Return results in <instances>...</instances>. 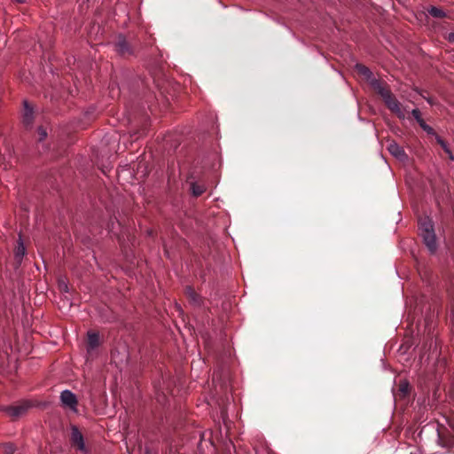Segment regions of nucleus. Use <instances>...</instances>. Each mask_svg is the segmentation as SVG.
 <instances>
[{
	"mask_svg": "<svg viewBox=\"0 0 454 454\" xmlns=\"http://www.w3.org/2000/svg\"><path fill=\"white\" fill-rule=\"evenodd\" d=\"M374 86V90L381 97L384 101L386 106L394 114H395L398 117H403V114L401 110V106L394 94L390 91L387 86L383 85L380 82H376Z\"/></svg>",
	"mask_w": 454,
	"mask_h": 454,
	"instance_id": "1",
	"label": "nucleus"
},
{
	"mask_svg": "<svg viewBox=\"0 0 454 454\" xmlns=\"http://www.w3.org/2000/svg\"><path fill=\"white\" fill-rule=\"evenodd\" d=\"M31 403L28 401H21L17 403L3 406L0 411H4L6 415H8L12 420L19 419L27 413L28 409L31 407Z\"/></svg>",
	"mask_w": 454,
	"mask_h": 454,
	"instance_id": "2",
	"label": "nucleus"
},
{
	"mask_svg": "<svg viewBox=\"0 0 454 454\" xmlns=\"http://www.w3.org/2000/svg\"><path fill=\"white\" fill-rule=\"evenodd\" d=\"M115 50L121 56H131L136 51V45L126 36L119 35L115 43Z\"/></svg>",
	"mask_w": 454,
	"mask_h": 454,
	"instance_id": "3",
	"label": "nucleus"
},
{
	"mask_svg": "<svg viewBox=\"0 0 454 454\" xmlns=\"http://www.w3.org/2000/svg\"><path fill=\"white\" fill-rule=\"evenodd\" d=\"M70 442L72 446L76 450L84 453L87 451L83 436L82 433L79 431V429L74 426H73L71 428Z\"/></svg>",
	"mask_w": 454,
	"mask_h": 454,
	"instance_id": "4",
	"label": "nucleus"
},
{
	"mask_svg": "<svg viewBox=\"0 0 454 454\" xmlns=\"http://www.w3.org/2000/svg\"><path fill=\"white\" fill-rule=\"evenodd\" d=\"M60 400L64 406L68 407L72 411H76L78 400L74 393L69 390H64L60 395Z\"/></svg>",
	"mask_w": 454,
	"mask_h": 454,
	"instance_id": "5",
	"label": "nucleus"
},
{
	"mask_svg": "<svg viewBox=\"0 0 454 454\" xmlns=\"http://www.w3.org/2000/svg\"><path fill=\"white\" fill-rule=\"evenodd\" d=\"M184 294L192 306L200 307L202 304V297L192 286L185 287Z\"/></svg>",
	"mask_w": 454,
	"mask_h": 454,
	"instance_id": "6",
	"label": "nucleus"
},
{
	"mask_svg": "<svg viewBox=\"0 0 454 454\" xmlns=\"http://www.w3.org/2000/svg\"><path fill=\"white\" fill-rule=\"evenodd\" d=\"M421 236L427 247L430 250L431 253H434L436 250V240L434 231H427V232H421Z\"/></svg>",
	"mask_w": 454,
	"mask_h": 454,
	"instance_id": "7",
	"label": "nucleus"
},
{
	"mask_svg": "<svg viewBox=\"0 0 454 454\" xmlns=\"http://www.w3.org/2000/svg\"><path fill=\"white\" fill-rule=\"evenodd\" d=\"M389 153L400 160L407 159V155L402 146L393 142L388 145Z\"/></svg>",
	"mask_w": 454,
	"mask_h": 454,
	"instance_id": "8",
	"label": "nucleus"
},
{
	"mask_svg": "<svg viewBox=\"0 0 454 454\" xmlns=\"http://www.w3.org/2000/svg\"><path fill=\"white\" fill-rule=\"evenodd\" d=\"M87 350L88 352L92 351L100 345L99 334L95 332H88L87 333Z\"/></svg>",
	"mask_w": 454,
	"mask_h": 454,
	"instance_id": "9",
	"label": "nucleus"
},
{
	"mask_svg": "<svg viewBox=\"0 0 454 454\" xmlns=\"http://www.w3.org/2000/svg\"><path fill=\"white\" fill-rule=\"evenodd\" d=\"M410 390H411L410 384L405 380H402L399 383L397 391L395 392V395L396 398L404 399L409 395Z\"/></svg>",
	"mask_w": 454,
	"mask_h": 454,
	"instance_id": "10",
	"label": "nucleus"
},
{
	"mask_svg": "<svg viewBox=\"0 0 454 454\" xmlns=\"http://www.w3.org/2000/svg\"><path fill=\"white\" fill-rule=\"evenodd\" d=\"M33 121V109L28 106L27 102H24L23 123L26 126L31 125Z\"/></svg>",
	"mask_w": 454,
	"mask_h": 454,
	"instance_id": "11",
	"label": "nucleus"
},
{
	"mask_svg": "<svg viewBox=\"0 0 454 454\" xmlns=\"http://www.w3.org/2000/svg\"><path fill=\"white\" fill-rule=\"evenodd\" d=\"M191 191L193 196L199 197L205 192L206 187L197 182H191Z\"/></svg>",
	"mask_w": 454,
	"mask_h": 454,
	"instance_id": "12",
	"label": "nucleus"
},
{
	"mask_svg": "<svg viewBox=\"0 0 454 454\" xmlns=\"http://www.w3.org/2000/svg\"><path fill=\"white\" fill-rule=\"evenodd\" d=\"M428 13L432 17L437 18V19H442V18L446 17L445 12L443 10H442L441 8H438V7H435V6H431L428 9Z\"/></svg>",
	"mask_w": 454,
	"mask_h": 454,
	"instance_id": "13",
	"label": "nucleus"
},
{
	"mask_svg": "<svg viewBox=\"0 0 454 454\" xmlns=\"http://www.w3.org/2000/svg\"><path fill=\"white\" fill-rule=\"evenodd\" d=\"M25 254V247L24 246L20 243L16 248H15V252H14V256H15V262L17 264H20L22 261V258Z\"/></svg>",
	"mask_w": 454,
	"mask_h": 454,
	"instance_id": "14",
	"label": "nucleus"
},
{
	"mask_svg": "<svg viewBox=\"0 0 454 454\" xmlns=\"http://www.w3.org/2000/svg\"><path fill=\"white\" fill-rule=\"evenodd\" d=\"M419 229L421 232H427V231H434L431 221L427 218L419 221Z\"/></svg>",
	"mask_w": 454,
	"mask_h": 454,
	"instance_id": "15",
	"label": "nucleus"
},
{
	"mask_svg": "<svg viewBox=\"0 0 454 454\" xmlns=\"http://www.w3.org/2000/svg\"><path fill=\"white\" fill-rule=\"evenodd\" d=\"M436 139H437V143L441 145V147L443 149V151L448 154L450 160H453L454 156H453L448 144L439 137Z\"/></svg>",
	"mask_w": 454,
	"mask_h": 454,
	"instance_id": "16",
	"label": "nucleus"
},
{
	"mask_svg": "<svg viewBox=\"0 0 454 454\" xmlns=\"http://www.w3.org/2000/svg\"><path fill=\"white\" fill-rule=\"evenodd\" d=\"M356 69L358 74L366 78H370V76L372 75V72L370 71V69L362 64H356Z\"/></svg>",
	"mask_w": 454,
	"mask_h": 454,
	"instance_id": "17",
	"label": "nucleus"
},
{
	"mask_svg": "<svg viewBox=\"0 0 454 454\" xmlns=\"http://www.w3.org/2000/svg\"><path fill=\"white\" fill-rule=\"evenodd\" d=\"M419 125L420 126V128L426 131L427 134H430V135H433L434 134V130L432 127H430L429 125H427L424 120L422 121H419Z\"/></svg>",
	"mask_w": 454,
	"mask_h": 454,
	"instance_id": "18",
	"label": "nucleus"
},
{
	"mask_svg": "<svg viewBox=\"0 0 454 454\" xmlns=\"http://www.w3.org/2000/svg\"><path fill=\"white\" fill-rule=\"evenodd\" d=\"M37 139L39 142H42L45 139V137H47V131L46 129L43 128V127H39L38 129H37Z\"/></svg>",
	"mask_w": 454,
	"mask_h": 454,
	"instance_id": "19",
	"label": "nucleus"
},
{
	"mask_svg": "<svg viewBox=\"0 0 454 454\" xmlns=\"http://www.w3.org/2000/svg\"><path fill=\"white\" fill-rule=\"evenodd\" d=\"M15 447L12 443H6L4 445V454H14Z\"/></svg>",
	"mask_w": 454,
	"mask_h": 454,
	"instance_id": "20",
	"label": "nucleus"
},
{
	"mask_svg": "<svg viewBox=\"0 0 454 454\" xmlns=\"http://www.w3.org/2000/svg\"><path fill=\"white\" fill-rule=\"evenodd\" d=\"M411 115L417 121L418 123H419V121H422L423 120V118L421 117V113H420V111L418 108L413 109L411 111Z\"/></svg>",
	"mask_w": 454,
	"mask_h": 454,
	"instance_id": "21",
	"label": "nucleus"
},
{
	"mask_svg": "<svg viewBox=\"0 0 454 454\" xmlns=\"http://www.w3.org/2000/svg\"><path fill=\"white\" fill-rule=\"evenodd\" d=\"M445 38L448 40L449 43H454V32L449 33Z\"/></svg>",
	"mask_w": 454,
	"mask_h": 454,
	"instance_id": "22",
	"label": "nucleus"
},
{
	"mask_svg": "<svg viewBox=\"0 0 454 454\" xmlns=\"http://www.w3.org/2000/svg\"><path fill=\"white\" fill-rule=\"evenodd\" d=\"M427 102H428L430 105H433V104H434V101H433V99H432V98H427Z\"/></svg>",
	"mask_w": 454,
	"mask_h": 454,
	"instance_id": "23",
	"label": "nucleus"
},
{
	"mask_svg": "<svg viewBox=\"0 0 454 454\" xmlns=\"http://www.w3.org/2000/svg\"><path fill=\"white\" fill-rule=\"evenodd\" d=\"M16 1H17L18 3H20V4L25 2V0H16Z\"/></svg>",
	"mask_w": 454,
	"mask_h": 454,
	"instance_id": "24",
	"label": "nucleus"
}]
</instances>
